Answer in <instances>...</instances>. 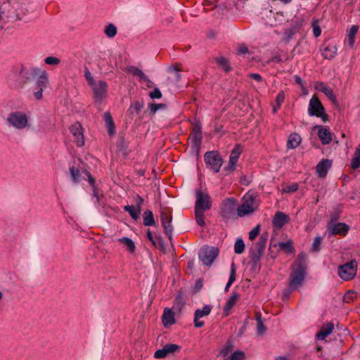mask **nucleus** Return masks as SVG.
I'll list each match as a JSON object with an SVG mask.
<instances>
[{
    "mask_svg": "<svg viewBox=\"0 0 360 360\" xmlns=\"http://www.w3.org/2000/svg\"><path fill=\"white\" fill-rule=\"evenodd\" d=\"M216 63L221 66L226 72H229L231 70V67L230 66V63L224 57H219L216 58Z\"/></svg>",
    "mask_w": 360,
    "mask_h": 360,
    "instance_id": "43",
    "label": "nucleus"
},
{
    "mask_svg": "<svg viewBox=\"0 0 360 360\" xmlns=\"http://www.w3.org/2000/svg\"><path fill=\"white\" fill-rule=\"evenodd\" d=\"M304 24V19L300 18L294 21L291 25V28L295 32L297 31Z\"/></svg>",
    "mask_w": 360,
    "mask_h": 360,
    "instance_id": "62",
    "label": "nucleus"
},
{
    "mask_svg": "<svg viewBox=\"0 0 360 360\" xmlns=\"http://www.w3.org/2000/svg\"><path fill=\"white\" fill-rule=\"evenodd\" d=\"M351 167L356 169L360 167V148H356L352 159Z\"/></svg>",
    "mask_w": 360,
    "mask_h": 360,
    "instance_id": "44",
    "label": "nucleus"
},
{
    "mask_svg": "<svg viewBox=\"0 0 360 360\" xmlns=\"http://www.w3.org/2000/svg\"><path fill=\"white\" fill-rule=\"evenodd\" d=\"M233 345V342L231 340H228L224 347L222 348V349L220 351V355L225 357L226 356L229 352L232 350Z\"/></svg>",
    "mask_w": 360,
    "mask_h": 360,
    "instance_id": "51",
    "label": "nucleus"
},
{
    "mask_svg": "<svg viewBox=\"0 0 360 360\" xmlns=\"http://www.w3.org/2000/svg\"><path fill=\"white\" fill-rule=\"evenodd\" d=\"M84 76H85V78H86L89 85L93 86V84L95 83V81H94V77H92L91 72H89V70L87 68H86V70H85Z\"/></svg>",
    "mask_w": 360,
    "mask_h": 360,
    "instance_id": "64",
    "label": "nucleus"
},
{
    "mask_svg": "<svg viewBox=\"0 0 360 360\" xmlns=\"http://www.w3.org/2000/svg\"><path fill=\"white\" fill-rule=\"evenodd\" d=\"M167 356V354L164 347L162 349H158L154 354V357L155 359H163Z\"/></svg>",
    "mask_w": 360,
    "mask_h": 360,
    "instance_id": "63",
    "label": "nucleus"
},
{
    "mask_svg": "<svg viewBox=\"0 0 360 360\" xmlns=\"http://www.w3.org/2000/svg\"><path fill=\"white\" fill-rule=\"evenodd\" d=\"M144 107V103L143 101H136L132 103L127 110V113L132 115L135 112L136 115H139L140 112Z\"/></svg>",
    "mask_w": 360,
    "mask_h": 360,
    "instance_id": "32",
    "label": "nucleus"
},
{
    "mask_svg": "<svg viewBox=\"0 0 360 360\" xmlns=\"http://www.w3.org/2000/svg\"><path fill=\"white\" fill-rule=\"evenodd\" d=\"M41 72L39 68H27L23 65H20V69L18 71L19 82L17 87L22 88L24 85L30 82L32 79L37 76Z\"/></svg>",
    "mask_w": 360,
    "mask_h": 360,
    "instance_id": "6",
    "label": "nucleus"
},
{
    "mask_svg": "<svg viewBox=\"0 0 360 360\" xmlns=\"http://www.w3.org/2000/svg\"><path fill=\"white\" fill-rule=\"evenodd\" d=\"M70 131L75 139L78 147H82L84 145V138L83 134V127L79 122H76L70 127Z\"/></svg>",
    "mask_w": 360,
    "mask_h": 360,
    "instance_id": "13",
    "label": "nucleus"
},
{
    "mask_svg": "<svg viewBox=\"0 0 360 360\" xmlns=\"http://www.w3.org/2000/svg\"><path fill=\"white\" fill-rule=\"evenodd\" d=\"M237 200L234 198H226L222 201L220 207V215L224 220L233 219L236 218Z\"/></svg>",
    "mask_w": 360,
    "mask_h": 360,
    "instance_id": "5",
    "label": "nucleus"
},
{
    "mask_svg": "<svg viewBox=\"0 0 360 360\" xmlns=\"http://www.w3.org/2000/svg\"><path fill=\"white\" fill-rule=\"evenodd\" d=\"M90 86L94 91L96 102H101L107 95L108 84L106 82L101 80Z\"/></svg>",
    "mask_w": 360,
    "mask_h": 360,
    "instance_id": "12",
    "label": "nucleus"
},
{
    "mask_svg": "<svg viewBox=\"0 0 360 360\" xmlns=\"http://www.w3.org/2000/svg\"><path fill=\"white\" fill-rule=\"evenodd\" d=\"M162 321L165 327L167 328L175 323L174 313L171 309L165 308L162 316Z\"/></svg>",
    "mask_w": 360,
    "mask_h": 360,
    "instance_id": "23",
    "label": "nucleus"
},
{
    "mask_svg": "<svg viewBox=\"0 0 360 360\" xmlns=\"http://www.w3.org/2000/svg\"><path fill=\"white\" fill-rule=\"evenodd\" d=\"M236 162H233L232 160H229L228 165L226 166L223 169V171L226 172L225 175H227L234 172L236 167Z\"/></svg>",
    "mask_w": 360,
    "mask_h": 360,
    "instance_id": "56",
    "label": "nucleus"
},
{
    "mask_svg": "<svg viewBox=\"0 0 360 360\" xmlns=\"http://www.w3.org/2000/svg\"><path fill=\"white\" fill-rule=\"evenodd\" d=\"M218 255V248L209 246L202 248L198 253L199 259L205 266H210Z\"/></svg>",
    "mask_w": 360,
    "mask_h": 360,
    "instance_id": "7",
    "label": "nucleus"
},
{
    "mask_svg": "<svg viewBox=\"0 0 360 360\" xmlns=\"http://www.w3.org/2000/svg\"><path fill=\"white\" fill-rule=\"evenodd\" d=\"M243 200V202L248 203V205L255 207V210H257L259 205V199L253 194L246 193Z\"/></svg>",
    "mask_w": 360,
    "mask_h": 360,
    "instance_id": "29",
    "label": "nucleus"
},
{
    "mask_svg": "<svg viewBox=\"0 0 360 360\" xmlns=\"http://www.w3.org/2000/svg\"><path fill=\"white\" fill-rule=\"evenodd\" d=\"M298 189V185L297 184H292L291 185H288L283 188V191L284 193H293L297 191Z\"/></svg>",
    "mask_w": 360,
    "mask_h": 360,
    "instance_id": "61",
    "label": "nucleus"
},
{
    "mask_svg": "<svg viewBox=\"0 0 360 360\" xmlns=\"http://www.w3.org/2000/svg\"><path fill=\"white\" fill-rule=\"evenodd\" d=\"M164 347L166 350L167 355L169 354L179 352L181 349V346L176 344H166L165 345H164Z\"/></svg>",
    "mask_w": 360,
    "mask_h": 360,
    "instance_id": "47",
    "label": "nucleus"
},
{
    "mask_svg": "<svg viewBox=\"0 0 360 360\" xmlns=\"http://www.w3.org/2000/svg\"><path fill=\"white\" fill-rule=\"evenodd\" d=\"M354 292L352 290L347 291L343 297V302L349 303L354 299Z\"/></svg>",
    "mask_w": 360,
    "mask_h": 360,
    "instance_id": "60",
    "label": "nucleus"
},
{
    "mask_svg": "<svg viewBox=\"0 0 360 360\" xmlns=\"http://www.w3.org/2000/svg\"><path fill=\"white\" fill-rule=\"evenodd\" d=\"M357 262L352 259L338 267V275L345 281L352 280L356 274Z\"/></svg>",
    "mask_w": 360,
    "mask_h": 360,
    "instance_id": "8",
    "label": "nucleus"
},
{
    "mask_svg": "<svg viewBox=\"0 0 360 360\" xmlns=\"http://www.w3.org/2000/svg\"><path fill=\"white\" fill-rule=\"evenodd\" d=\"M204 160L207 167L214 173L219 172L224 162L223 158L217 150L206 152L204 155Z\"/></svg>",
    "mask_w": 360,
    "mask_h": 360,
    "instance_id": "4",
    "label": "nucleus"
},
{
    "mask_svg": "<svg viewBox=\"0 0 360 360\" xmlns=\"http://www.w3.org/2000/svg\"><path fill=\"white\" fill-rule=\"evenodd\" d=\"M39 77L36 81V86L39 89H44V88L47 87V85L49 84V77L48 74L45 70H41L40 73L38 75Z\"/></svg>",
    "mask_w": 360,
    "mask_h": 360,
    "instance_id": "28",
    "label": "nucleus"
},
{
    "mask_svg": "<svg viewBox=\"0 0 360 360\" xmlns=\"http://www.w3.org/2000/svg\"><path fill=\"white\" fill-rule=\"evenodd\" d=\"M255 210V207L248 205V203L243 202V204L237 209V214L238 217H243L247 214L254 212Z\"/></svg>",
    "mask_w": 360,
    "mask_h": 360,
    "instance_id": "30",
    "label": "nucleus"
},
{
    "mask_svg": "<svg viewBox=\"0 0 360 360\" xmlns=\"http://www.w3.org/2000/svg\"><path fill=\"white\" fill-rule=\"evenodd\" d=\"M313 28V34L315 37H318L321 34V29L319 25V20L317 19H314L312 21L311 24Z\"/></svg>",
    "mask_w": 360,
    "mask_h": 360,
    "instance_id": "53",
    "label": "nucleus"
},
{
    "mask_svg": "<svg viewBox=\"0 0 360 360\" xmlns=\"http://www.w3.org/2000/svg\"><path fill=\"white\" fill-rule=\"evenodd\" d=\"M242 152V146L240 144H236L233 149L231 150L229 160H232L233 162H238L239 157Z\"/></svg>",
    "mask_w": 360,
    "mask_h": 360,
    "instance_id": "37",
    "label": "nucleus"
},
{
    "mask_svg": "<svg viewBox=\"0 0 360 360\" xmlns=\"http://www.w3.org/2000/svg\"><path fill=\"white\" fill-rule=\"evenodd\" d=\"M359 30V26L352 25L347 34L348 44L351 47H353L355 43V37Z\"/></svg>",
    "mask_w": 360,
    "mask_h": 360,
    "instance_id": "38",
    "label": "nucleus"
},
{
    "mask_svg": "<svg viewBox=\"0 0 360 360\" xmlns=\"http://www.w3.org/2000/svg\"><path fill=\"white\" fill-rule=\"evenodd\" d=\"M307 256L304 252H300L291 266L292 271L288 279V289L286 290L288 294L303 285L307 275Z\"/></svg>",
    "mask_w": 360,
    "mask_h": 360,
    "instance_id": "1",
    "label": "nucleus"
},
{
    "mask_svg": "<svg viewBox=\"0 0 360 360\" xmlns=\"http://www.w3.org/2000/svg\"><path fill=\"white\" fill-rule=\"evenodd\" d=\"M349 226L345 223H338L330 228L332 235L345 236L349 231Z\"/></svg>",
    "mask_w": 360,
    "mask_h": 360,
    "instance_id": "25",
    "label": "nucleus"
},
{
    "mask_svg": "<svg viewBox=\"0 0 360 360\" xmlns=\"http://www.w3.org/2000/svg\"><path fill=\"white\" fill-rule=\"evenodd\" d=\"M256 321H257V333L258 335H262L266 332V327L262 319V314L258 313L256 314Z\"/></svg>",
    "mask_w": 360,
    "mask_h": 360,
    "instance_id": "41",
    "label": "nucleus"
},
{
    "mask_svg": "<svg viewBox=\"0 0 360 360\" xmlns=\"http://www.w3.org/2000/svg\"><path fill=\"white\" fill-rule=\"evenodd\" d=\"M143 219V224L146 226H154L155 224L153 214L150 210H147L144 212Z\"/></svg>",
    "mask_w": 360,
    "mask_h": 360,
    "instance_id": "34",
    "label": "nucleus"
},
{
    "mask_svg": "<svg viewBox=\"0 0 360 360\" xmlns=\"http://www.w3.org/2000/svg\"><path fill=\"white\" fill-rule=\"evenodd\" d=\"M117 241L123 244L129 252L134 253L135 252L136 246L134 241L131 238L128 237H122L117 239Z\"/></svg>",
    "mask_w": 360,
    "mask_h": 360,
    "instance_id": "33",
    "label": "nucleus"
},
{
    "mask_svg": "<svg viewBox=\"0 0 360 360\" xmlns=\"http://www.w3.org/2000/svg\"><path fill=\"white\" fill-rule=\"evenodd\" d=\"M240 298V295L236 292H233L230 298L226 301L224 307V313L228 316L230 310L236 304V301Z\"/></svg>",
    "mask_w": 360,
    "mask_h": 360,
    "instance_id": "26",
    "label": "nucleus"
},
{
    "mask_svg": "<svg viewBox=\"0 0 360 360\" xmlns=\"http://www.w3.org/2000/svg\"><path fill=\"white\" fill-rule=\"evenodd\" d=\"M195 210L206 211L211 208L212 201L207 193H204L202 190L198 189L195 191Z\"/></svg>",
    "mask_w": 360,
    "mask_h": 360,
    "instance_id": "9",
    "label": "nucleus"
},
{
    "mask_svg": "<svg viewBox=\"0 0 360 360\" xmlns=\"http://www.w3.org/2000/svg\"><path fill=\"white\" fill-rule=\"evenodd\" d=\"M337 54V48L334 45H328L323 49L322 55L324 58L331 60Z\"/></svg>",
    "mask_w": 360,
    "mask_h": 360,
    "instance_id": "31",
    "label": "nucleus"
},
{
    "mask_svg": "<svg viewBox=\"0 0 360 360\" xmlns=\"http://www.w3.org/2000/svg\"><path fill=\"white\" fill-rule=\"evenodd\" d=\"M334 329V325L331 322H327L323 324L319 331L316 333V338L319 340H323L330 335Z\"/></svg>",
    "mask_w": 360,
    "mask_h": 360,
    "instance_id": "22",
    "label": "nucleus"
},
{
    "mask_svg": "<svg viewBox=\"0 0 360 360\" xmlns=\"http://www.w3.org/2000/svg\"><path fill=\"white\" fill-rule=\"evenodd\" d=\"M268 238H269V234L268 233H263L260 235L259 238V240L257 242V243L258 245H260V247L262 248H263L264 250H265V248H266V243H267V240H268Z\"/></svg>",
    "mask_w": 360,
    "mask_h": 360,
    "instance_id": "55",
    "label": "nucleus"
},
{
    "mask_svg": "<svg viewBox=\"0 0 360 360\" xmlns=\"http://www.w3.org/2000/svg\"><path fill=\"white\" fill-rule=\"evenodd\" d=\"M288 221L289 217L286 214L278 211L275 214L272 219V224L275 228L281 229Z\"/></svg>",
    "mask_w": 360,
    "mask_h": 360,
    "instance_id": "19",
    "label": "nucleus"
},
{
    "mask_svg": "<svg viewBox=\"0 0 360 360\" xmlns=\"http://www.w3.org/2000/svg\"><path fill=\"white\" fill-rule=\"evenodd\" d=\"M302 138L297 133H292L288 137L287 147L289 149L296 148L301 143Z\"/></svg>",
    "mask_w": 360,
    "mask_h": 360,
    "instance_id": "27",
    "label": "nucleus"
},
{
    "mask_svg": "<svg viewBox=\"0 0 360 360\" xmlns=\"http://www.w3.org/2000/svg\"><path fill=\"white\" fill-rule=\"evenodd\" d=\"M316 89L323 92L332 101L333 104H338V101L335 95L333 93V91L329 86H326L323 82H319L318 85H316Z\"/></svg>",
    "mask_w": 360,
    "mask_h": 360,
    "instance_id": "21",
    "label": "nucleus"
},
{
    "mask_svg": "<svg viewBox=\"0 0 360 360\" xmlns=\"http://www.w3.org/2000/svg\"><path fill=\"white\" fill-rule=\"evenodd\" d=\"M160 219L162 222V226L164 229V232L168 237L171 244H172V232L174 229L172 224V214L168 213L165 211H162L160 213Z\"/></svg>",
    "mask_w": 360,
    "mask_h": 360,
    "instance_id": "11",
    "label": "nucleus"
},
{
    "mask_svg": "<svg viewBox=\"0 0 360 360\" xmlns=\"http://www.w3.org/2000/svg\"><path fill=\"white\" fill-rule=\"evenodd\" d=\"M260 225H257L249 232V239L253 240L259 233Z\"/></svg>",
    "mask_w": 360,
    "mask_h": 360,
    "instance_id": "59",
    "label": "nucleus"
},
{
    "mask_svg": "<svg viewBox=\"0 0 360 360\" xmlns=\"http://www.w3.org/2000/svg\"><path fill=\"white\" fill-rule=\"evenodd\" d=\"M191 142V149L198 156L202 144V134L200 126H195L190 135Z\"/></svg>",
    "mask_w": 360,
    "mask_h": 360,
    "instance_id": "10",
    "label": "nucleus"
},
{
    "mask_svg": "<svg viewBox=\"0 0 360 360\" xmlns=\"http://www.w3.org/2000/svg\"><path fill=\"white\" fill-rule=\"evenodd\" d=\"M129 146V142L125 140L124 136H120L117 142V147L120 150H126L128 148Z\"/></svg>",
    "mask_w": 360,
    "mask_h": 360,
    "instance_id": "52",
    "label": "nucleus"
},
{
    "mask_svg": "<svg viewBox=\"0 0 360 360\" xmlns=\"http://www.w3.org/2000/svg\"><path fill=\"white\" fill-rule=\"evenodd\" d=\"M322 240L323 238L320 236L314 238L311 247V251L313 252H319L321 250V244Z\"/></svg>",
    "mask_w": 360,
    "mask_h": 360,
    "instance_id": "49",
    "label": "nucleus"
},
{
    "mask_svg": "<svg viewBox=\"0 0 360 360\" xmlns=\"http://www.w3.org/2000/svg\"><path fill=\"white\" fill-rule=\"evenodd\" d=\"M295 32L291 27L285 29L283 32V41L286 43L288 42L295 35Z\"/></svg>",
    "mask_w": 360,
    "mask_h": 360,
    "instance_id": "54",
    "label": "nucleus"
},
{
    "mask_svg": "<svg viewBox=\"0 0 360 360\" xmlns=\"http://www.w3.org/2000/svg\"><path fill=\"white\" fill-rule=\"evenodd\" d=\"M105 34L110 38L114 37L117 34V27L113 24H109L105 27Z\"/></svg>",
    "mask_w": 360,
    "mask_h": 360,
    "instance_id": "50",
    "label": "nucleus"
},
{
    "mask_svg": "<svg viewBox=\"0 0 360 360\" xmlns=\"http://www.w3.org/2000/svg\"><path fill=\"white\" fill-rule=\"evenodd\" d=\"M230 360H243L245 358V353L242 351H235L230 356Z\"/></svg>",
    "mask_w": 360,
    "mask_h": 360,
    "instance_id": "57",
    "label": "nucleus"
},
{
    "mask_svg": "<svg viewBox=\"0 0 360 360\" xmlns=\"http://www.w3.org/2000/svg\"><path fill=\"white\" fill-rule=\"evenodd\" d=\"M205 210H195V221L200 226H204L205 225V215L203 212Z\"/></svg>",
    "mask_w": 360,
    "mask_h": 360,
    "instance_id": "46",
    "label": "nucleus"
},
{
    "mask_svg": "<svg viewBox=\"0 0 360 360\" xmlns=\"http://www.w3.org/2000/svg\"><path fill=\"white\" fill-rule=\"evenodd\" d=\"M212 307L209 305H205L202 309H197L194 313V326L195 328H201L204 326L205 322L200 321V319L207 316L210 314Z\"/></svg>",
    "mask_w": 360,
    "mask_h": 360,
    "instance_id": "14",
    "label": "nucleus"
},
{
    "mask_svg": "<svg viewBox=\"0 0 360 360\" xmlns=\"http://www.w3.org/2000/svg\"><path fill=\"white\" fill-rule=\"evenodd\" d=\"M332 166V161L328 159L321 160L316 167V173L319 178L326 176L329 169Z\"/></svg>",
    "mask_w": 360,
    "mask_h": 360,
    "instance_id": "16",
    "label": "nucleus"
},
{
    "mask_svg": "<svg viewBox=\"0 0 360 360\" xmlns=\"http://www.w3.org/2000/svg\"><path fill=\"white\" fill-rule=\"evenodd\" d=\"M124 210L127 212L131 217L134 219L137 220L139 219V216L141 214V211L138 210L136 207L133 205H126L124 207Z\"/></svg>",
    "mask_w": 360,
    "mask_h": 360,
    "instance_id": "36",
    "label": "nucleus"
},
{
    "mask_svg": "<svg viewBox=\"0 0 360 360\" xmlns=\"http://www.w3.org/2000/svg\"><path fill=\"white\" fill-rule=\"evenodd\" d=\"M285 99V93L284 91H280L276 97V104L273 105L272 111L274 114H276L279 108H281V104L283 103Z\"/></svg>",
    "mask_w": 360,
    "mask_h": 360,
    "instance_id": "40",
    "label": "nucleus"
},
{
    "mask_svg": "<svg viewBox=\"0 0 360 360\" xmlns=\"http://www.w3.org/2000/svg\"><path fill=\"white\" fill-rule=\"evenodd\" d=\"M262 256L256 252H250L248 264L251 266V270L253 272L258 273L260 271L261 265L259 262Z\"/></svg>",
    "mask_w": 360,
    "mask_h": 360,
    "instance_id": "20",
    "label": "nucleus"
},
{
    "mask_svg": "<svg viewBox=\"0 0 360 360\" xmlns=\"http://www.w3.org/2000/svg\"><path fill=\"white\" fill-rule=\"evenodd\" d=\"M167 108V105L165 103H150L148 108L150 114L153 115L160 109H165Z\"/></svg>",
    "mask_w": 360,
    "mask_h": 360,
    "instance_id": "48",
    "label": "nucleus"
},
{
    "mask_svg": "<svg viewBox=\"0 0 360 360\" xmlns=\"http://www.w3.org/2000/svg\"><path fill=\"white\" fill-rule=\"evenodd\" d=\"M279 247V248L283 250L285 252L288 254H294L295 252V249L293 247V243L291 240H288L287 242H279L278 243L273 244L271 242L269 245V251L270 253H272V248Z\"/></svg>",
    "mask_w": 360,
    "mask_h": 360,
    "instance_id": "17",
    "label": "nucleus"
},
{
    "mask_svg": "<svg viewBox=\"0 0 360 360\" xmlns=\"http://www.w3.org/2000/svg\"><path fill=\"white\" fill-rule=\"evenodd\" d=\"M236 272V265H235L234 262H232L231 265V272H230L229 278L228 283H226L225 289H224L225 292L229 291V288L231 287L232 283L235 281Z\"/></svg>",
    "mask_w": 360,
    "mask_h": 360,
    "instance_id": "42",
    "label": "nucleus"
},
{
    "mask_svg": "<svg viewBox=\"0 0 360 360\" xmlns=\"http://www.w3.org/2000/svg\"><path fill=\"white\" fill-rule=\"evenodd\" d=\"M128 72L132 74L134 76H137L139 78V81H144L146 82L148 87H151L153 82L148 79V77L143 73V72L139 68L135 66H128L127 68Z\"/></svg>",
    "mask_w": 360,
    "mask_h": 360,
    "instance_id": "18",
    "label": "nucleus"
},
{
    "mask_svg": "<svg viewBox=\"0 0 360 360\" xmlns=\"http://www.w3.org/2000/svg\"><path fill=\"white\" fill-rule=\"evenodd\" d=\"M245 250V243L242 238H237L234 244V251L236 254H242Z\"/></svg>",
    "mask_w": 360,
    "mask_h": 360,
    "instance_id": "45",
    "label": "nucleus"
},
{
    "mask_svg": "<svg viewBox=\"0 0 360 360\" xmlns=\"http://www.w3.org/2000/svg\"><path fill=\"white\" fill-rule=\"evenodd\" d=\"M70 172L72 182L74 184H78L82 179L81 170L75 166H71L70 167Z\"/></svg>",
    "mask_w": 360,
    "mask_h": 360,
    "instance_id": "35",
    "label": "nucleus"
},
{
    "mask_svg": "<svg viewBox=\"0 0 360 360\" xmlns=\"http://www.w3.org/2000/svg\"><path fill=\"white\" fill-rule=\"evenodd\" d=\"M181 64L176 63L174 65L168 68V72L174 73L176 81H179L181 79Z\"/></svg>",
    "mask_w": 360,
    "mask_h": 360,
    "instance_id": "39",
    "label": "nucleus"
},
{
    "mask_svg": "<svg viewBox=\"0 0 360 360\" xmlns=\"http://www.w3.org/2000/svg\"><path fill=\"white\" fill-rule=\"evenodd\" d=\"M314 129H318L317 135L323 145H328L332 141V134L329 128L321 125H316Z\"/></svg>",
    "mask_w": 360,
    "mask_h": 360,
    "instance_id": "15",
    "label": "nucleus"
},
{
    "mask_svg": "<svg viewBox=\"0 0 360 360\" xmlns=\"http://www.w3.org/2000/svg\"><path fill=\"white\" fill-rule=\"evenodd\" d=\"M44 62L47 65H58L60 63V60L56 57L49 56L45 58Z\"/></svg>",
    "mask_w": 360,
    "mask_h": 360,
    "instance_id": "58",
    "label": "nucleus"
},
{
    "mask_svg": "<svg viewBox=\"0 0 360 360\" xmlns=\"http://www.w3.org/2000/svg\"><path fill=\"white\" fill-rule=\"evenodd\" d=\"M308 114L311 117H320L323 122L329 121V116L326 113L325 108L316 94L309 100Z\"/></svg>",
    "mask_w": 360,
    "mask_h": 360,
    "instance_id": "2",
    "label": "nucleus"
},
{
    "mask_svg": "<svg viewBox=\"0 0 360 360\" xmlns=\"http://www.w3.org/2000/svg\"><path fill=\"white\" fill-rule=\"evenodd\" d=\"M103 120L105 122V127L108 134L113 136L115 134V126L113 118L109 112H105L103 115Z\"/></svg>",
    "mask_w": 360,
    "mask_h": 360,
    "instance_id": "24",
    "label": "nucleus"
},
{
    "mask_svg": "<svg viewBox=\"0 0 360 360\" xmlns=\"http://www.w3.org/2000/svg\"><path fill=\"white\" fill-rule=\"evenodd\" d=\"M6 122L16 129H24L28 126V117L25 112L14 111L8 114Z\"/></svg>",
    "mask_w": 360,
    "mask_h": 360,
    "instance_id": "3",
    "label": "nucleus"
}]
</instances>
